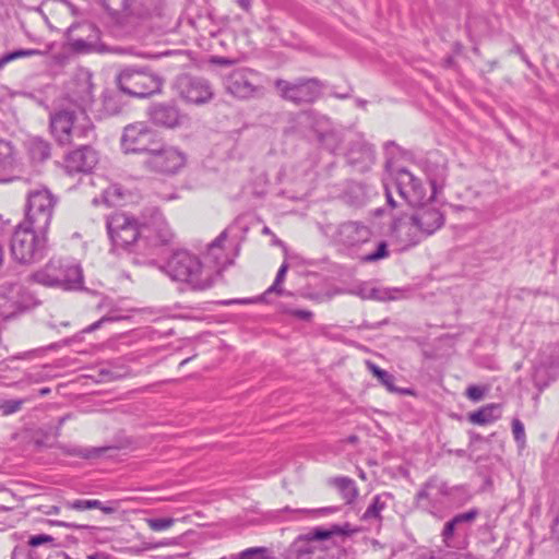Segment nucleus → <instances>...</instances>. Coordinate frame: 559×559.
<instances>
[{"mask_svg":"<svg viewBox=\"0 0 559 559\" xmlns=\"http://www.w3.org/2000/svg\"><path fill=\"white\" fill-rule=\"evenodd\" d=\"M284 510L285 511L299 512V513H311V514L317 515V516H324V515H328V514L335 513L337 511V508L336 507H326V508H319V509H297V510H292L288 507H286Z\"/></svg>","mask_w":559,"mask_h":559,"instance_id":"41","label":"nucleus"},{"mask_svg":"<svg viewBox=\"0 0 559 559\" xmlns=\"http://www.w3.org/2000/svg\"><path fill=\"white\" fill-rule=\"evenodd\" d=\"M106 228L112 251L135 252L142 245V223L123 212H116L106 221Z\"/></svg>","mask_w":559,"mask_h":559,"instance_id":"6","label":"nucleus"},{"mask_svg":"<svg viewBox=\"0 0 559 559\" xmlns=\"http://www.w3.org/2000/svg\"><path fill=\"white\" fill-rule=\"evenodd\" d=\"M487 389L479 385H469L466 389V396L473 402H479L484 399Z\"/></svg>","mask_w":559,"mask_h":559,"instance_id":"43","label":"nucleus"},{"mask_svg":"<svg viewBox=\"0 0 559 559\" xmlns=\"http://www.w3.org/2000/svg\"><path fill=\"white\" fill-rule=\"evenodd\" d=\"M501 407L499 404H488L478 411L471 413L468 419L475 425H486L500 418Z\"/></svg>","mask_w":559,"mask_h":559,"instance_id":"29","label":"nucleus"},{"mask_svg":"<svg viewBox=\"0 0 559 559\" xmlns=\"http://www.w3.org/2000/svg\"><path fill=\"white\" fill-rule=\"evenodd\" d=\"M107 9L123 13L126 16L144 17L150 14L154 0H104Z\"/></svg>","mask_w":559,"mask_h":559,"instance_id":"24","label":"nucleus"},{"mask_svg":"<svg viewBox=\"0 0 559 559\" xmlns=\"http://www.w3.org/2000/svg\"><path fill=\"white\" fill-rule=\"evenodd\" d=\"M282 283H277V281L274 280V283L270 288L266 290V293H276L278 295L283 294V288L281 287Z\"/></svg>","mask_w":559,"mask_h":559,"instance_id":"56","label":"nucleus"},{"mask_svg":"<svg viewBox=\"0 0 559 559\" xmlns=\"http://www.w3.org/2000/svg\"><path fill=\"white\" fill-rule=\"evenodd\" d=\"M76 150L66 157V168L69 173H88L97 164V153L87 143H78Z\"/></svg>","mask_w":559,"mask_h":559,"instance_id":"22","label":"nucleus"},{"mask_svg":"<svg viewBox=\"0 0 559 559\" xmlns=\"http://www.w3.org/2000/svg\"><path fill=\"white\" fill-rule=\"evenodd\" d=\"M175 88L181 99L194 105L209 103L214 96L212 85L206 79L188 73L177 76Z\"/></svg>","mask_w":559,"mask_h":559,"instance_id":"14","label":"nucleus"},{"mask_svg":"<svg viewBox=\"0 0 559 559\" xmlns=\"http://www.w3.org/2000/svg\"><path fill=\"white\" fill-rule=\"evenodd\" d=\"M51 524H55L58 526H64V527H69V528H76V530L87 528L86 525H79V524L63 522V521H52Z\"/></svg>","mask_w":559,"mask_h":559,"instance_id":"52","label":"nucleus"},{"mask_svg":"<svg viewBox=\"0 0 559 559\" xmlns=\"http://www.w3.org/2000/svg\"><path fill=\"white\" fill-rule=\"evenodd\" d=\"M389 254L388 252V246L385 242H380L378 245V248L376 251L367 254L365 257V260L368 261V262H372V261H377V260H380V259H383L385 258L386 255Z\"/></svg>","mask_w":559,"mask_h":559,"instance_id":"44","label":"nucleus"},{"mask_svg":"<svg viewBox=\"0 0 559 559\" xmlns=\"http://www.w3.org/2000/svg\"><path fill=\"white\" fill-rule=\"evenodd\" d=\"M39 53H40V51L37 49H17V50L8 52L0 58V70H2V68L11 61H14L20 58L32 57L34 55H39Z\"/></svg>","mask_w":559,"mask_h":559,"instance_id":"36","label":"nucleus"},{"mask_svg":"<svg viewBox=\"0 0 559 559\" xmlns=\"http://www.w3.org/2000/svg\"><path fill=\"white\" fill-rule=\"evenodd\" d=\"M90 510L91 509H99L106 514H111L115 512V508L104 506L102 501L99 500H88Z\"/></svg>","mask_w":559,"mask_h":559,"instance_id":"48","label":"nucleus"},{"mask_svg":"<svg viewBox=\"0 0 559 559\" xmlns=\"http://www.w3.org/2000/svg\"><path fill=\"white\" fill-rule=\"evenodd\" d=\"M64 507L71 510L85 511L90 510L88 500L76 499L73 501H67Z\"/></svg>","mask_w":559,"mask_h":559,"instance_id":"46","label":"nucleus"},{"mask_svg":"<svg viewBox=\"0 0 559 559\" xmlns=\"http://www.w3.org/2000/svg\"><path fill=\"white\" fill-rule=\"evenodd\" d=\"M104 110L108 115H117L120 112L121 107L116 96L105 95L103 99Z\"/></svg>","mask_w":559,"mask_h":559,"instance_id":"40","label":"nucleus"},{"mask_svg":"<svg viewBox=\"0 0 559 559\" xmlns=\"http://www.w3.org/2000/svg\"><path fill=\"white\" fill-rule=\"evenodd\" d=\"M53 537L47 534H39L31 536L28 539V545L32 547H38L40 545H44L46 543H52Z\"/></svg>","mask_w":559,"mask_h":559,"instance_id":"45","label":"nucleus"},{"mask_svg":"<svg viewBox=\"0 0 559 559\" xmlns=\"http://www.w3.org/2000/svg\"><path fill=\"white\" fill-rule=\"evenodd\" d=\"M222 559L227 558L223 557ZM228 559H275V557L267 547H250L238 554L230 555Z\"/></svg>","mask_w":559,"mask_h":559,"instance_id":"33","label":"nucleus"},{"mask_svg":"<svg viewBox=\"0 0 559 559\" xmlns=\"http://www.w3.org/2000/svg\"><path fill=\"white\" fill-rule=\"evenodd\" d=\"M127 317L124 316H116V314H106L102 317L99 320L95 321L94 323L90 324L85 329L82 330V333H92L96 330L103 328L106 323L117 322L121 320H126Z\"/></svg>","mask_w":559,"mask_h":559,"instance_id":"38","label":"nucleus"},{"mask_svg":"<svg viewBox=\"0 0 559 559\" xmlns=\"http://www.w3.org/2000/svg\"><path fill=\"white\" fill-rule=\"evenodd\" d=\"M392 187L412 206L419 205L426 200L427 190L420 179L405 168L396 171Z\"/></svg>","mask_w":559,"mask_h":559,"instance_id":"17","label":"nucleus"},{"mask_svg":"<svg viewBox=\"0 0 559 559\" xmlns=\"http://www.w3.org/2000/svg\"><path fill=\"white\" fill-rule=\"evenodd\" d=\"M43 349H33V350H28V352H25L19 356H16V358L19 359H27V358H32L34 356H36L37 354L41 353Z\"/></svg>","mask_w":559,"mask_h":559,"instance_id":"55","label":"nucleus"},{"mask_svg":"<svg viewBox=\"0 0 559 559\" xmlns=\"http://www.w3.org/2000/svg\"><path fill=\"white\" fill-rule=\"evenodd\" d=\"M257 78L258 72L251 69H235L225 75L224 87L228 94L241 100L260 98L264 95V87L255 83Z\"/></svg>","mask_w":559,"mask_h":559,"instance_id":"11","label":"nucleus"},{"mask_svg":"<svg viewBox=\"0 0 559 559\" xmlns=\"http://www.w3.org/2000/svg\"><path fill=\"white\" fill-rule=\"evenodd\" d=\"M356 102H357V104H358L359 106H361V107H364V106L366 105V103H367V102H366V100H364V99H357Z\"/></svg>","mask_w":559,"mask_h":559,"instance_id":"63","label":"nucleus"},{"mask_svg":"<svg viewBox=\"0 0 559 559\" xmlns=\"http://www.w3.org/2000/svg\"><path fill=\"white\" fill-rule=\"evenodd\" d=\"M93 82L92 73L87 70H80L72 82L69 91V100L78 107V110H84L93 104Z\"/></svg>","mask_w":559,"mask_h":559,"instance_id":"19","label":"nucleus"},{"mask_svg":"<svg viewBox=\"0 0 559 559\" xmlns=\"http://www.w3.org/2000/svg\"><path fill=\"white\" fill-rule=\"evenodd\" d=\"M174 239V233L159 210L151 211L148 218L142 222L143 245L158 247L168 245Z\"/></svg>","mask_w":559,"mask_h":559,"instance_id":"15","label":"nucleus"},{"mask_svg":"<svg viewBox=\"0 0 559 559\" xmlns=\"http://www.w3.org/2000/svg\"><path fill=\"white\" fill-rule=\"evenodd\" d=\"M227 239V231L223 230L211 243L207 245L205 258L210 260L217 269L227 264V259L224 254L223 243Z\"/></svg>","mask_w":559,"mask_h":559,"instance_id":"28","label":"nucleus"},{"mask_svg":"<svg viewBox=\"0 0 559 559\" xmlns=\"http://www.w3.org/2000/svg\"><path fill=\"white\" fill-rule=\"evenodd\" d=\"M512 433H513V437H514L515 441L519 444L523 445L525 443V429H524V425L518 418H514L512 420Z\"/></svg>","mask_w":559,"mask_h":559,"instance_id":"42","label":"nucleus"},{"mask_svg":"<svg viewBox=\"0 0 559 559\" xmlns=\"http://www.w3.org/2000/svg\"><path fill=\"white\" fill-rule=\"evenodd\" d=\"M431 195L429 199L433 198L437 194L438 188H442L444 181V170L442 169V174L440 178H429Z\"/></svg>","mask_w":559,"mask_h":559,"instance_id":"47","label":"nucleus"},{"mask_svg":"<svg viewBox=\"0 0 559 559\" xmlns=\"http://www.w3.org/2000/svg\"><path fill=\"white\" fill-rule=\"evenodd\" d=\"M173 518H151L146 519L147 526L154 532L166 531L175 524Z\"/></svg>","mask_w":559,"mask_h":559,"instance_id":"39","label":"nucleus"},{"mask_svg":"<svg viewBox=\"0 0 559 559\" xmlns=\"http://www.w3.org/2000/svg\"><path fill=\"white\" fill-rule=\"evenodd\" d=\"M479 515V510L473 508L464 513H459L454 515L450 521H448L442 530L441 536L444 544L450 547V540L454 536L455 532H463L465 527L471 526V524L477 519Z\"/></svg>","mask_w":559,"mask_h":559,"instance_id":"25","label":"nucleus"},{"mask_svg":"<svg viewBox=\"0 0 559 559\" xmlns=\"http://www.w3.org/2000/svg\"><path fill=\"white\" fill-rule=\"evenodd\" d=\"M287 270H288V264L286 262H284L280 266L276 277H275V281H277V283H283L284 278L286 276Z\"/></svg>","mask_w":559,"mask_h":559,"instance_id":"51","label":"nucleus"},{"mask_svg":"<svg viewBox=\"0 0 559 559\" xmlns=\"http://www.w3.org/2000/svg\"><path fill=\"white\" fill-rule=\"evenodd\" d=\"M331 485H333L341 493L342 498L346 501V503H352L356 500L358 496V489L355 481L346 476H340L331 479Z\"/></svg>","mask_w":559,"mask_h":559,"instance_id":"31","label":"nucleus"},{"mask_svg":"<svg viewBox=\"0 0 559 559\" xmlns=\"http://www.w3.org/2000/svg\"><path fill=\"white\" fill-rule=\"evenodd\" d=\"M352 533L350 525L333 524L329 527H314L310 532L299 535L292 543L289 552L296 559H323V548L319 543L329 540L334 536H346Z\"/></svg>","mask_w":559,"mask_h":559,"instance_id":"7","label":"nucleus"},{"mask_svg":"<svg viewBox=\"0 0 559 559\" xmlns=\"http://www.w3.org/2000/svg\"><path fill=\"white\" fill-rule=\"evenodd\" d=\"M26 400L24 399H15V400H4L0 402V413L3 416H9L21 411L23 404Z\"/></svg>","mask_w":559,"mask_h":559,"instance_id":"37","label":"nucleus"},{"mask_svg":"<svg viewBox=\"0 0 559 559\" xmlns=\"http://www.w3.org/2000/svg\"><path fill=\"white\" fill-rule=\"evenodd\" d=\"M333 95L336 97V98H341V99H344V98H347L349 97V93H333Z\"/></svg>","mask_w":559,"mask_h":559,"instance_id":"59","label":"nucleus"},{"mask_svg":"<svg viewBox=\"0 0 559 559\" xmlns=\"http://www.w3.org/2000/svg\"><path fill=\"white\" fill-rule=\"evenodd\" d=\"M368 369L372 372L374 377L378 378V380L390 391V392H396L397 389L394 386L395 378L390 372L381 369L379 366H377L374 362L367 361Z\"/></svg>","mask_w":559,"mask_h":559,"instance_id":"34","label":"nucleus"},{"mask_svg":"<svg viewBox=\"0 0 559 559\" xmlns=\"http://www.w3.org/2000/svg\"><path fill=\"white\" fill-rule=\"evenodd\" d=\"M347 141V163L359 173L368 171L376 160L373 146L360 133H349Z\"/></svg>","mask_w":559,"mask_h":559,"instance_id":"16","label":"nucleus"},{"mask_svg":"<svg viewBox=\"0 0 559 559\" xmlns=\"http://www.w3.org/2000/svg\"><path fill=\"white\" fill-rule=\"evenodd\" d=\"M26 145L33 162L41 163L50 157V144L47 141L40 138H32Z\"/></svg>","mask_w":559,"mask_h":559,"instance_id":"32","label":"nucleus"},{"mask_svg":"<svg viewBox=\"0 0 559 559\" xmlns=\"http://www.w3.org/2000/svg\"><path fill=\"white\" fill-rule=\"evenodd\" d=\"M104 451H105V449H91V450H84V451L79 450V451H75L74 453L78 455H81L83 457L90 459V457L99 455Z\"/></svg>","mask_w":559,"mask_h":559,"instance_id":"49","label":"nucleus"},{"mask_svg":"<svg viewBox=\"0 0 559 559\" xmlns=\"http://www.w3.org/2000/svg\"><path fill=\"white\" fill-rule=\"evenodd\" d=\"M349 293L364 300L371 299L378 301L395 300L400 289L397 288H381L372 286L368 283H360L354 286Z\"/></svg>","mask_w":559,"mask_h":559,"instance_id":"26","label":"nucleus"},{"mask_svg":"<svg viewBox=\"0 0 559 559\" xmlns=\"http://www.w3.org/2000/svg\"><path fill=\"white\" fill-rule=\"evenodd\" d=\"M56 203L57 199L46 188L29 191L22 223L39 233H48Z\"/></svg>","mask_w":559,"mask_h":559,"instance_id":"9","label":"nucleus"},{"mask_svg":"<svg viewBox=\"0 0 559 559\" xmlns=\"http://www.w3.org/2000/svg\"><path fill=\"white\" fill-rule=\"evenodd\" d=\"M440 559H467V555L456 551H444Z\"/></svg>","mask_w":559,"mask_h":559,"instance_id":"50","label":"nucleus"},{"mask_svg":"<svg viewBox=\"0 0 559 559\" xmlns=\"http://www.w3.org/2000/svg\"><path fill=\"white\" fill-rule=\"evenodd\" d=\"M237 4L246 12H249L251 9L250 0H236Z\"/></svg>","mask_w":559,"mask_h":559,"instance_id":"57","label":"nucleus"},{"mask_svg":"<svg viewBox=\"0 0 559 559\" xmlns=\"http://www.w3.org/2000/svg\"><path fill=\"white\" fill-rule=\"evenodd\" d=\"M163 271L173 280L203 290L212 286V272L204 269L200 259L187 250L173 253Z\"/></svg>","mask_w":559,"mask_h":559,"instance_id":"4","label":"nucleus"},{"mask_svg":"<svg viewBox=\"0 0 559 559\" xmlns=\"http://www.w3.org/2000/svg\"><path fill=\"white\" fill-rule=\"evenodd\" d=\"M357 441H358V437H357V436H354V435H353V436H349V437H348V442H350V443H356Z\"/></svg>","mask_w":559,"mask_h":559,"instance_id":"62","label":"nucleus"},{"mask_svg":"<svg viewBox=\"0 0 559 559\" xmlns=\"http://www.w3.org/2000/svg\"><path fill=\"white\" fill-rule=\"evenodd\" d=\"M371 236L370 229L358 222H347L340 225L335 239L346 247H355L365 243Z\"/></svg>","mask_w":559,"mask_h":559,"instance_id":"23","label":"nucleus"},{"mask_svg":"<svg viewBox=\"0 0 559 559\" xmlns=\"http://www.w3.org/2000/svg\"><path fill=\"white\" fill-rule=\"evenodd\" d=\"M451 489L447 483L437 477L429 478L416 495L417 507L433 514L435 509L442 502V498L449 496Z\"/></svg>","mask_w":559,"mask_h":559,"instance_id":"18","label":"nucleus"},{"mask_svg":"<svg viewBox=\"0 0 559 559\" xmlns=\"http://www.w3.org/2000/svg\"><path fill=\"white\" fill-rule=\"evenodd\" d=\"M23 165L16 158L11 142L0 139V182L17 180L23 175Z\"/></svg>","mask_w":559,"mask_h":559,"instance_id":"20","label":"nucleus"},{"mask_svg":"<svg viewBox=\"0 0 559 559\" xmlns=\"http://www.w3.org/2000/svg\"><path fill=\"white\" fill-rule=\"evenodd\" d=\"M160 139L145 122L128 124L121 136V146L126 153H150Z\"/></svg>","mask_w":559,"mask_h":559,"instance_id":"13","label":"nucleus"},{"mask_svg":"<svg viewBox=\"0 0 559 559\" xmlns=\"http://www.w3.org/2000/svg\"><path fill=\"white\" fill-rule=\"evenodd\" d=\"M151 120L160 127L175 128L179 124V109L173 104H155L150 108Z\"/></svg>","mask_w":559,"mask_h":559,"instance_id":"27","label":"nucleus"},{"mask_svg":"<svg viewBox=\"0 0 559 559\" xmlns=\"http://www.w3.org/2000/svg\"><path fill=\"white\" fill-rule=\"evenodd\" d=\"M185 164L186 155L173 146L164 145L160 140L148 153V157L144 162V166L147 169L163 175H174Z\"/></svg>","mask_w":559,"mask_h":559,"instance_id":"12","label":"nucleus"},{"mask_svg":"<svg viewBox=\"0 0 559 559\" xmlns=\"http://www.w3.org/2000/svg\"><path fill=\"white\" fill-rule=\"evenodd\" d=\"M119 90L129 96L145 98L158 93L162 80L146 67L129 66L121 69L117 75Z\"/></svg>","mask_w":559,"mask_h":559,"instance_id":"8","label":"nucleus"},{"mask_svg":"<svg viewBox=\"0 0 559 559\" xmlns=\"http://www.w3.org/2000/svg\"><path fill=\"white\" fill-rule=\"evenodd\" d=\"M49 393H50V389L49 388H43V389L39 390V394L41 396L47 395Z\"/></svg>","mask_w":559,"mask_h":559,"instance_id":"61","label":"nucleus"},{"mask_svg":"<svg viewBox=\"0 0 559 559\" xmlns=\"http://www.w3.org/2000/svg\"><path fill=\"white\" fill-rule=\"evenodd\" d=\"M28 281L49 288L75 290L83 285V272L72 259L51 258L43 267L33 272Z\"/></svg>","mask_w":559,"mask_h":559,"instance_id":"3","label":"nucleus"},{"mask_svg":"<svg viewBox=\"0 0 559 559\" xmlns=\"http://www.w3.org/2000/svg\"><path fill=\"white\" fill-rule=\"evenodd\" d=\"M320 140L323 146L326 147L331 153H336L340 150L343 135L338 131L331 130L330 132L321 134Z\"/></svg>","mask_w":559,"mask_h":559,"instance_id":"35","label":"nucleus"},{"mask_svg":"<svg viewBox=\"0 0 559 559\" xmlns=\"http://www.w3.org/2000/svg\"><path fill=\"white\" fill-rule=\"evenodd\" d=\"M384 188H385V197H386L388 204L392 207H395L396 203L392 195V189H394V188L392 186L390 187L388 183L384 185Z\"/></svg>","mask_w":559,"mask_h":559,"instance_id":"53","label":"nucleus"},{"mask_svg":"<svg viewBox=\"0 0 559 559\" xmlns=\"http://www.w3.org/2000/svg\"><path fill=\"white\" fill-rule=\"evenodd\" d=\"M50 130L60 145H75L95 138L94 124L84 110L62 109L50 117Z\"/></svg>","mask_w":559,"mask_h":559,"instance_id":"2","label":"nucleus"},{"mask_svg":"<svg viewBox=\"0 0 559 559\" xmlns=\"http://www.w3.org/2000/svg\"><path fill=\"white\" fill-rule=\"evenodd\" d=\"M47 233H39L31 226L20 223L11 238V254L21 264L40 261L48 251Z\"/></svg>","mask_w":559,"mask_h":559,"instance_id":"5","label":"nucleus"},{"mask_svg":"<svg viewBox=\"0 0 559 559\" xmlns=\"http://www.w3.org/2000/svg\"><path fill=\"white\" fill-rule=\"evenodd\" d=\"M59 511H60V508H59V507H57V506H52V507L50 508V510H49L47 513H48V514H57V513H59Z\"/></svg>","mask_w":559,"mask_h":559,"instance_id":"58","label":"nucleus"},{"mask_svg":"<svg viewBox=\"0 0 559 559\" xmlns=\"http://www.w3.org/2000/svg\"><path fill=\"white\" fill-rule=\"evenodd\" d=\"M411 215L397 217L392 223V231L396 237L411 245H417L424 237L430 236L444 224L443 213L433 203H421L415 206Z\"/></svg>","mask_w":559,"mask_h":559,"instance_id":"1","label":"nucleus"},{"mask_svg":"<svg viewBox=\"0 0 559 559\" xmlns=\"http://www.w3.org/2000/svg\"><path fill=\"white\" fill-rule=\"evenodd\" d=\"M294 316L301 320H309L312 313L309 310H295Z\"/></svg>","mask_w":559,"mask_h":559,"instance_id":"54","label":"nucleus"},{"mask_svg":"<svg viewBox=\"0 0 559 559\" xmlns=\"http://www.w3.org/2000/svg\"><path fill=\"white\" fill-rule=\"evenodd\" d=\"M454 60L453 57H448L444 59V67H451L453 64Z\"/></svg>","mask_w":559,"mask_h":559,"instance_id":"60","label":"nucleus"},{"mask_svg":"<svg viewBox=\"0 0 559 559\" xmlns=\"http://www.w3.org/2000/svg\"><path fill=\"white\" fill-rule=\"evenodd\" d=\"M394 145H395V143H394V142H391V141H390V142H386V143H385V150H388L390 146H394Z\"/></svg>","mask_w":559,"mask_h":559,"instance_id":"64","label":"nucleus"},{"mask_svg":"<svg viewBox=\"0 0 559 559\" xmlns=\"http://www.w3.org/2000/svg\"><path fill=\"white\" fill-rule=\"evenodd\" d=\"M274 87L277 95L294 105H309L322 94L323 85L317 78H297L293 81L276 79Z\"/></svg>","mask_w":559,"mask_h":559,"instance_id":"10","label":"nucleus"},{"mask_svg":"<svg viewBox=\"0 0 559 559\" xmlns=\"http://www.w3.org/2000/svg\"><path fill=\"white\" fill-rule=\"evenodd\" d=\"M393 499V495L390 492H382L373 497L372 502L366 509L362 514V520H378L381 521V512L386 508L388 501Z\"/></svg>","mask_w":559,"mask_h":559,"instance_id":"30","label":"nucleus"},{"mask_svg":"<svg viewBox=\"0 0 559 559\" xmlns=\"http://www.w3.org/2000/svg\"><path fill=\"white\" fill-rule=\"evenodd\" d=\"M98 29L92 23L74 24L68 29L71 47L79 52L90 51L98 40Z\"/></svg>","mask_w":559,"mask_h":559,"instance_id":"21","label":"nucleus"}]
</instances>
